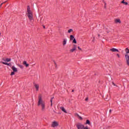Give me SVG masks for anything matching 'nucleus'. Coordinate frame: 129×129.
Returning <instances> with one entry per match:
<instances>
[{
	"instance_id": "nucleus-1",
	"label": "nucleus",
	"mask_w": 129,
	"mask_h": 129,
	"mask_svg": "<svg viewBox=\"0 0 129 129\" xmlns=\"http://www.w3.org/2000/svg\"><path fill=\"white\" fill-rule=\"evenodd\" d=\"M38 106H41L42 111L45 110V101L42 99V95H39L38 96Z\"/></svg>"
},
{
	"instance_id": "nucleus-2",
	"label": "nucleus",
	"mask_w": 129,
	"mask_h": 129,
	"mask_svg": "<svg viewBox=\"0 0 129 129\" xmlns=\"http://www.w3.org/2000/svg\"><path fill=\"white\" fill-rule=\"evenodd\" d=\"M27 13H28V17L29 18L30 21L33 20V13L31 12V9L30 8V6H27Z\"/></svg>"
},
{
	"instance_id": "nucleus-3",
	"label": "nucleus",
	"mask_w": 129,
	"mask_h": 129,
	"mask_svg": "<svg viewBox=\"0 0 129 129\" xmlns=\"http://www.w3.org/2000/svg\"><path fill=\"white\" fill-rule=\"evenodd\" d=\"M59 125V123L56 121L52 122L51 124L52 127H56V126H58Z\"/></svg>"
},
{
	"instance_id": "nucleus-4",
	"label": "nucleus",
	"mask_w": 129,
	"mask_h": 129,
	"mask_svg": "<svg viewBox=\"0 0 129 129\" xmlns=\"http://www.w3.org/2000/svg\"><path fill=\"white\" fill-rule=\"evenodd\" d=\"M76 49H77V47H76V45L74 44V47L73 48V49L70 50V52H71L72 53H73V52H74V51H75Z\"/></svg>"
},
{
	"instance_id": "nucleus-5",
	"label": "nucleus",
	"mask_w": 129,
	"mask_h": 129,
	"mask_svg": "<svg viewBox=\"0 0 129 129\" xmlns=\"http://www.w3.org/2000/svg\"><path fill=\"white\" fill-rule=\"evenodd\" d=\"M110 51H111L112 52H119L118 49L114 48L110 49Z\"/></svg>"
},
{
	"instance_id": "nucleus-6",
	"label": "nucleus",
	"mask_w": 129,
	"mask_h": 129,
	"mask_svg": "<svg viewBox=\"0 0 129 129\" xmlns=\"http://www.w3.org/2000/svg\"><path fill=\"white\" fill-rule=\"evenodd\" d=\"M60 109H61L62 111H63V112H65V113H67V111H66V110L65 109V108H64V107H60Z\"/></svg>"
},
{
	"instance_id": "nucleus-7",
	"label": "nucleus",
	"mask_w": 129,
	"mask_h": 129,
	"mask_svg": "<svg viewBox=\"0 0 129 129\" xmlns=\"http://www.w3.org/2000/svg\"><path fill=\"white\" fill-rule=\"evenodd\" d=\"M75 116H77L78 117H79V119H80L81 120H82L83 118L81 116H80V115H79V114H78V113H76L75 114Z\"/></svg>"
},
{
	"instance_id": "nucleus-8",
	"label": "nucleus",
	"mask_w": 129,
	"mask_h": 129,
	"mask_svg": "<svg viewBox=\"0 0 129 129\" xmlns=\"http://www.w3.org/2000/svg\"><path fill=\"white\" fill-rule=\"evenodd\" d=\"M12 70L14 71V72H18V69L15 67L14 66H13L12 67Z\"/></svg>"
},
{
	"instance_id": "nucleus-9",
	"label": "nucleus",
	"mask_w": 129,
	"mask_h": 129,
	"mask_svg": "<svg viewBox=\"0 0 129 129\" xmlns=\"http://www.w3.org/2000/svg\"><path fill=\"white\" fill-rule=\"evenodd\" d=\"M121 4H123L125 6H127V5H128L127 2H124V0H123V1L121 2Z\"/></svg>"
},
{
	"instance_id": "nucleus-10",
	"label": "nucleus",
	"mask_w": 129,
	"mask_h": 129,
	"mask_svg": "<svg viewBox=\"0 0 129 129\" xmlns=\"http://www.w3.org/2000/svg\"><path fill=\"white\" fill-rule=\"evenodd\" d=\"M67 43V39H64L63 41V42H62L63 46H65V45H66Z\"/></svg>"
},
{
	"instance_id": "nucleus-11",
	"label": "nucleus",
	"mask_w": 129,
	"mask_h": 129,
	"mask_svg": "<svg viewBox=\"0 0 129 129\" xmlns=\"http://www.w3.org/2000/svg\"><path fill=\"white\" fill-rule=\"evenodd\" d=\"M4 61L5 62H10L11 61V58H6V59H3Z\"/></svg>"
},
{
	"instance_id": "nucleus-12",
	"label": "nucleus",
	"mask_w": 129,
	"mask_h": 129,
	"mask_svg": "<svg viewBox=\"0 0 129 129\" xmlns=\"http://www.w3.org/2000/svg\"><path fill=\"white\" fill-rule=\"evenodd\" d=\"M23 64L26 66V67H29V64L27 63V61H23Z\"/></svg>"
},
{
	"instance_id": "nucleus-13",
	"label": "nucleus",
	"mask_w": 129,
	"mask_h": 129,
	"mask_svg": "<svg viewBox=\"0 0 129 129\" xmlns=\"http://www.w3.org/2000/svg\"><path fill=\"white\" fill-rule=\"evenodd\" d=\"M34 86L35 87V88H36L37 91L39 90V85L35 84Z\"/></svg>"
},
{
	"instance_id": "nucleus-14",
	"label": "nucleus",
	"mask_w": 129,
	"mask_h": 129,
	"mask_svg": "<svg viewBox=\"0 0 129 129\" xmlns=\"http://www.w3.org/2000/svg\"><path fill=\"white\" fill-rule=\"evenodd\" d=\"M54 98V97H52L51 98L50 100V102H51V104H50V106H53V99Z\"/></svg>"
},
{
	"instance_id": "nucleus-15",
	"label": "nucleus",
	"mask_w": 129,
	"mask_h": 129,
	"mask_svg": "<svg viewBox=\"0 0 129 129\" xmlns=\"http://www.w3.org/2000/svg\"><path fill=\"white\" fill-rule=\"evenodd\" d=\"M125 57L126 58V61H129V55H128V54H126L125 55Z\"/></svg>"
},
{
	"instance_id": "nucleus-16",
	"label": "nucleus",
	"mask_w": 129,
	"mask_h": 129,
	"mask_svg": "<svg viewBox=\"0 0 129 129\" xmlns=\"http://www.w3.org/2000/svg\"><path fill=\"white\" fill-rule=\"evenodd\" d=\"M115 23H118L119 24H120V23H121V22L120 21V20L119 19H116L115 20Z\"/></svg>"
},
{
	"instance_id": "nucleus-17",
	"label": "nucleus",
	"mask_w": 129,
	"mask_h": 129,
	"mask_svg": "<svg viewBox=\"0 0 129 129\" xmlns=\"http://www.w3.org/2000/svg\"><path fill=\"white\" fill-rule=\"evenodd\" d=\"M70 39H71V40H72V41H73L74 40V39H75V38H74V36H73V35H71L70 36Z\"/></svg>"
},
{
	"instance_id": "nucleus-18",
	"label": "nucleus",
	"mask_w": 129,
	"mask_h": 129,
	"mask_svg": "<svg viewBox=\"0 0 129 129\" xmlns=\"http://www.w3.org/2000/svg\"><path fill=\"white\" fill-rule=\"evenodd\" d=\"M2 63L4 64V65H7L8 66H10V63L5 62H3V61H2Z\"/></svg>"
},
{
	"instance_id": "nucleus-19",
	"label": "nucleus",
	"mask_w": 129,
	"mask_h": 129,
	"mask_svg": "<svg viewBox=\"0 0 129 129\" xmlns=\"http://www.w3.org/2000/svg\"><path fill=\"white\" fill-rule=\"evenodd\" d=\"M73 43H74V44H77V41H76V39H74V40H73Z\"/></svg>"
},
{
	"instance_id": "nucleus-20",
	"label": "nucleus",
	"mask_w": 129,
	"mask_h": 129,
	"mask_svg": "<svg viewBox=\"0 0 129 129\" xmlns=\"http://www.w3.org/2000/svg\"><path fill=\"white\" fill-rule=\"evenodd\" d=\"M125 51L126 53H129V49H128V48H126L125 49Z\"/></svg>"
},
{
	"instance_id": "nucleus-21",
	"label": "nucleus",
	"mask_w": 129,
	"mask_h": 129,
	"mask_svg": "<svg viewBox=\"0 0 129 129\" xmlns=\"http://www.w3.org/2000/svg\"><path fill=\"white\" fill-rule=\"evenodd\" d=\"M68 33H71V32H73V29H70L68 30Z\"/></svg>"
},
{
	"instance_id": "nucleus-22",
	"label": "nucleus",
	"mask_w": 129,
	"mask_h": 129,
	"mask_svg": "<svg viewBox=\"0 0 129 129\" xmlns=\"http://www.w3.org/2000/svg\"><path fill=\"white\" fill-rule=\"evenodd\" d=\"M109 99V97H108V95H107V96L106 97L105 100L108 101Z\"/></svg>"
},
{
	"instance_id": "nucleus-23",
	"label": "nucleus",
	"mask_w": 129,
	"mask_h": 129,
	"mask_svg": "<svg viewBox=\"0 0 129 129\" xmlns=\"http://www.w3.org/2000/svg\"><path fill=\"white\" fill-rule=\"evenodd\" d=\"M86 123L87 124H90V121L89 120H87Z\"/></svg>"
},
{
	"instance_id": "nucleus-24",
	"label": "nucleus",
	"mask_w": 129,
	"mask_h": 129,
	"mask_svg": "<svg viewBox=\"0 0 129 129\" xmlns=\"http://www.w3.org/2000/svg\"><path fill=\"white\" fill-rule=\"evenodd\" d=\"M19 67H20V68H21V69H23V68H24V67L22 65H19Z\"/></svg>"
},
{
	"instance_id": "nucleus-25",
	"label": "nucleus",
	"mask_w": 129,
	"mask_h": 129,
	"mask_svg": "<svg viewBox=\"0 0 129 129\" xmlns=\"http://www.w3.org/2000/svg\"><path fill=\"white\" fill-rule=\"evenodd\" d=\"M11 76L15 75V72H12L11 74Z\"/></svg>"
},
{
	"instance_id": "nucleus-26",
	"label": "nucleus",
	"mask_w": 129,
	"mask_h": 129,
	"mask_svg": "<svg viewBox=\"0 0 129 129\" xmlns=\"http://www.w3.org/2000/svg\"><path fill=\"white\" fill-rule=\"evenodd\" d=\"M127 65L129 66V60H126Z\"/></svg>"
},
{
	"instance_id": "nucleus-27",
	"label": "nucleus",
	"mask_w": 129,
	"mask_h": 129,
	"mask_svg": "<svg viewBox=\"0 0 129 129\" xmlns=\"http://www.w3.org/2000/svg\"><path fill=\"white\" fill-rule=\"evenodd\" d=\"M78 48L79 49V50H80L81 51L82 49H81V48H80V47L78 46Z\"/></svg>"
},
{
	"instance_id": "nucleus-28",
	"label": "nucleus",
	"mask_w": 129,
	"mask_h": 129,
	"mask_svg": "<svg viewBox=\"0 0 129 129\" xmlns=\"http://www.w3.org/2000/svg\"><path fill=\"white\" fill-rule=\"evenodd\" d=\"M117 57H118V58H119V54H117Z\"/></svg>"
},
{
	"instance_id": "nucleus-29",
	"label": "nucleus",
	"mask_w": 129,
	"mask_h": 129,
	"mask_svg": "<svg viewBox=\"0 0 129 129\" xmlns=\"http://www.w3.org/2000/svg\"><path fill=\"white\" fill-rule=\"evenodd\" d=\"M3 5H4V3H2L1 5H0V7H2V6H3Z\"/></svg>"
},
{
	"instance_id": "nucleus-30",
	"label": "nucleus",
	"mask_w": 129,
	"mask_h": 129,
	"mask_svg": "<svg viewBox=\"0 0 129 129\" xmlns=\"http://www.w3.org/2000/svg\"><path fill=\"white\" fill-rule=\"evenodd\" d=\"M87 100H88V98H87L86 99V101H87Z\"/></svg>"
},
{
	"instance_id": "nucleus-31",
	"label": "nucleus",
	"mask_w": 129,
	"mask_h": 129,
	"mask_svg": "<svg viewBox=\"0 0 129 129\" xmlns=\"http://www.w3.org/2000/svg\"><path fill=\"white\" fill-rule=\"evenodd\" d=\"M6 3H7V1L4 2L3 4H6Z\"/></svg>"
},
{
	"instance_id": "nucleus-32",
	"label": "nucleus",
	"mask_w": 129,
	"mask_h": 129,
	"mask_svg": "<svg viewBox=\"0 0 129 129\" xmlns=\"http://www.w3.org/2000/svg\"><path fill=\"white\" fill-rule=\"evenodd\" d=\"M111 111H112L111 109H110L109 112H111Z\"/></svg>"
},
{
	"instance_id": "nucleus-33",
	"label": "nucleus",
	"mask_w": 129,
	"mask_h": 129,
	"mask_svg": "<svg viewBox=\"0 0 129 129\" xmlns=\"http://www.w3.org/2000/svg\"><path fill=\"white\" fill-rule=\"evenodd\" d=\"M113 85L115 86V84H114V83H113Z\"/></svg>"
},
{
	"instance_id": "nucleus-34",
	"label": "nucleus",
	"mask_w": 129,
	"mask_h": 129,
	"mask_svg": "<svg viewBox=\"0 0 129 129\" xmlns=\"http://www.w3.org/2000/svg\"><path fill=\"white\" fill-rule=\"evenodd\" d=\"M74 92V90H72V92Z\"/></svg>"
},
{
	"instance_id": "nucleus-35",
	"label": "nucleus",
	"mask_w": 129,
	"mask_h": 129,
	"mask_svg": "<svg viewBox=\"0 0 129 129\" xmlns=\"http://www.w3.org/2000/svg\"><path fill=\"white\" fill-rule=\"evenodd\" d=\"M98 37H99V36H100L99 34L98 35Z\"/></svg>"
},
{
	"instance_id": "nucleus-36",
	"label": "nucleus",
	"mask_w": 129,
	"mask_h": 129,
	"mask_svg": "<svg viewBox=\"0 0 129 129\" xmlns=\"http://www.w3.org/2000/svg\"><path fill=\"white\" fill-rule=\"evenodd\" d=\"M44 29H45V26H43Z\"/></svg>"
}]
</instances>
